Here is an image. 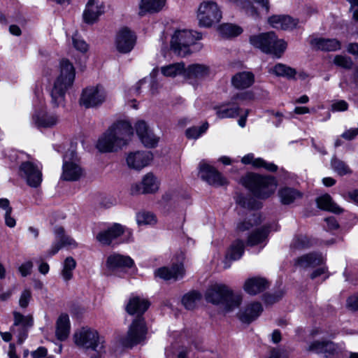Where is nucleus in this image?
<instances>
[{"label":"nucleus","instance_id":"58836bf2","mask_svg":"<svg viewBox=\"0 0 358 358\" xmlns=\"http://www.w3.org/2000/svg\"><path fill=\"white\" fill-rule=\"evenodd\" d=\"M302 193L292 187H284L278 191V196L283 205H289L302 197Z\"/></svg>","mask_w":358,"mask_h":358},{"label":"nucleus","instance_id":"473e14b6","mask_svg":"<svg viewBox=\"0 0 358 358\" xmlns=\"http://www.w3.org/2000/svg\"><path fill=\"white\" fill-rule=\"evenodd\" d=\"M255 82V76L252 72L243 71L232 77L231 83L234 87L243 90L250 87Z\"/></svg>","mask_w":358,"mask_h":358},{"label":"nucleus","instance_id":"5701e85b","mask_svg":"<svg viewBox=\"0 0 358 358\" xmlns=\"http://www.w3.org/2000/svg\"><path fill=\"white\" fill-rule=\"evenodd\" d=\"M269 232L270 227L268 225H264L252 231L248 236L246 241L247 245L251 247L260 245L262 248H264L266 245Z\"/></svg>","mask_w":358,"mask_h":358},{"label":"nucleus","instance_id":"1a4fd4ad","mask_svg":"<svg viewBox=\"0 0 358 358\" xmlns=\"http://www.w3.org/2000/svg\"><path fill=\"white\" fill-rule=\"evenodd\" d=\"M148 328L143 317H136L130 324L127 335L122 338L124 346L133 347L145 339Z\"/></svg>","mask_w":358,"mask_h":358},{"label":"nucleus","instance_id":"c9c22d12","mask_svg":"<svg viewBox=\"0 0 358 358\" xmlns=\"http://www.w3.org/2000/svg\"><path fill=\"white\" fill-rule=\"evenodd\" d=\"M307 350L317 354L322 353L325 356H328L335 352L336 347L331 341H315L309 344Z\"/></svg>","mask_w":358,"mask_h":358},{"label":"nucleus","instance_id":"8fccbe9b","mask_svg":"<svg viewBox=\"0 0 358 358\" xmlns=\"http://www.w3.org/2000/svg\"><path fill=\"white\" fill-rule=\"evenodd\" d=\"M331 169L339 176L350 174V168L342 160L334 157L331 161Z\"/></svg>","mask_w":358,"mask_h":358},{"label":"nucleus","instance_id":"603ef678","mask_svg":"<svg viewBox=\"0 0 358 358\" xmlns=\"http://www.w3.org/2000/svg\"><path fill=\"white\" fill-rule=\"evenodd\" d=\"M136 222L139 226L152 225L156 223L157 220L154 214L150 212H140L136 215Z\"/></svg>","mask_w":358,"mask_h":358},{"label":"nucleus","instance_id":"4c0bfd02","mask_svg":"<svg viewBox=\"0 0 358 358\" xmlns=\"http://www.w3.org/2000/svg\"><path fill=\"white\" fill-rule=\"evenodd\" d=\"M315 241L311 238L304 234L295 236L290 244V250L293 252H301L312 247Z\"/></svg>","mask_w":358,"mask_h":358},{"label":"nucleus","instance_id":"f3484780","mask_svg":"<svg viewBox=\"0 0 358 358\" xmlns=\"http://www.w3.org/2000/svg\"><path fill=\"white\" fill-rule=\"evenodd\" d=\"M105 12L104 3L101 0H89L83 12L84 21L94 24Z\"/></svg>","mask_w":358,"mask_h":358},{"label":"nucleus","instance_id":"9b49d317","mask_svg":"<svg viewBox=\"0 0 358 358\" xmlns=\"http://www.w3.org/2000/svg\"><path fill=\"white\" fill-rule=\"evenodd\" d=\"M106 97V92L103 86H89L83 90L80 104L87 108L96 107L101 105Z\"/></svg>","mask_w":358,"mask_h":358},{"label":"nucleus","instance_id":"864d4df0","mask_svg":"<svg viewBox=\"0 0 358 358\" xmlns=\"http://www.w3.org/2000/svg\"><path fill=\"white\" fill-rule=\"evenodd\" d=\"M139 138L142 143L145 147L148 148L155 147L159 141V138H157L150 130Z\"/></svg>","mask_w":358,"mask_h":358},{"label":"nucleus","instance_id":"c756f323","mask_svg":"<svg viewBox=\"0 0 358 358\" xmlns=\"http://www.w3.org/2000/svg\"><path fill=\"white\" fill-rule=\"evenodd\" d=\"M324 258L320 254L313 252L302 255L296 258L294 265L300 268L315 267L323 263Z\"/></svg>","mask_w":358,"mask_h":358},{"label":"nucleus","instance_id":"a878e982","mask_svg":"<svg viewBox=\"0 0 358 358\" xmlns=\"http://www.w3.org/2000/svg\"><path fill=\"white\" fill-rule=\"evenodd\" d=\"M150 303L148 300L139 296L131 297L126 306V310L129 315H136L137 317H142L148 310Z\"/></svg>","mask_w":358,"mask_h":358},{"label":"nucleus","instance_id":"b1692460","mask_svg":"<svg viewBox=\"0 0 358 358\" xmlns=\"http://www.w3.org/2000/svg\"><path fill=\"white\" fill-rule=\"evenodd\" d=\"M185 269L182 263L173 264L171 268L162 267L155 271V275L162 279L178 280L183 277Z\"/></svg>","mask_w":358,"mask_h":358},{"label":"nucleus","instance_id":"c03bdc74","mask_svg":"<svg viewBox=\"0 0 358 358\" xmlns=\"http://www.w3.org/2000/svg\"><path fill=\"white\" fill-rule=\"evenodd\" d=\"M76 262L73 257H68L65 259L61 272L64 280L69 281L72 278L73 271L76 268Z\"/></svg>","mask_w":358,"mask_h":358},{"label":"nucleus","instance_id":"ddd939ff","mask_svg":"<svg viewBox=\"0 0 358 358\" xmlns=\"http://www.w3.org/2000/svg\"><path fill=\"white\" fill-rule=\"evenodd\" d=\"M14 323L11 328L13 333H17L19 343H22L27 337L28 329L33 325V317L31 315L24 316L19 312H13Z\"/></svg>","mask_w":358,"mask_h":358},{"label":"nucleus","instance_id":"9d476101","mask_svg":"<svg viewBox=\"0 0 358 358\" xmlns=\"http://www.w3.org/2000/svg\"><path fill=\"white\" fill-rule=\"evenodd\" d=\"M75 343L79 346L86 349H92L97 352L103 348V345L99 346V336L98 332L90 327H83L76 331L73 335Z\"/></svg>","mask_w":358,"mask_h":358},{"label":"nucleus","instance_id":"5fc2aeb1","mask_svg":"<svg viewBox=\"0 0 358 358\" xmlns=\"http://www.w3.org/2000/svg\"><path fill=\"white\" fill-rule=\"evenodd\" d=\"M334 62L337 66L348 69H351L353 64L351 58L342 55L336 56Z\"/></svg>","mask_w":358,"mask_h":358},{"label":"nucleus","instance_id":"f257e3e1","mask_svg":"<svg viewBox=\"0 0 358 358\" xmlns=\"http://www.w3.org/2000/svg\"><path fill=\"white\" fill-rule=\"evenodd\" d=\"M132 135L133 128L129 122H117L99 138L96 148L102 152L117 151L128 143Z\"/></svg>","mask_w":358,"mask_h":358},{"label":"nucleus","instance_id":"bf43d9fd","mask_svg":"<svg viewBox=\"0 0 358 358\" xmlns=\"http://www.w3.org/2000/svg\"><path fill=\"white\" fill-rule=\"evenodd\" d=\"M31 298V292L29 289H24L20 297L19 305L21 308H25L28 306Z\"/></svg>","mask_w":358,"mask_h":358},{"label":"nucleus","instance_id":"13d9d810","mask_svg":"<svg viewBox=\"0 0 358 358\" xmlns=\"http://www.w3.org/2000/svg\"><path fill=\"white\" fill-rule=\"evenodd\" d=\"M72 39H73V46L76 50H78L82 52H85L87 50V49H88L87 44L85 43V41L80 38V37L77 34H75L73 36Z\"/></svg>","mask_w":358,"mask_h":358},{"label":"nucleus","instance_id":"f704fd0d","mask_svg":"<svg viewBox=\"0 0 358 358\" xmlns=\"http://www.w3.org/2000/svg\"><path fill=\"white\" fill-rule=\"evenodd\" d=\"M71 324L69 317L67 314H62L56 322L55 334L58 340L65 341L70 333Z\"/></svg>","mask_w":358,"mask_h":358},{"label":"nucleus","instance_id":"393cba45","mask_svg":"<svg viewBox=\"0 0 358 358\" xmlns=\"http://www.w3.org/2000/svg\"><path fill=\"white\" fill-rule=\"evenodd\" d=\"M310 44L312 48L322 51H336L341 48V42L336 38L311 37Z\"/></svg>","mask_w":358,"mask_h":358},{"label":"nucleus","instance_id":"dca6fc26","mask_svg":"<svg viewBox=\"0 0 358 358\" xmlns=\"http://www.w3.org/2000/svg\"><path fill=\"white\" fill-rule=\"evenodd\" d=\"M56 241L52 245L48 254L52 256L57 254L63 247H69L70 248H76L78 246L76 241L71 236L64 234V229L62 227H56L54 229Z\"/></svg>","mask_w":358,"mask_h":358},{"label":"nucleus","instance_id":"412c9836","mask_svg":"<svg viewBox=\"0 0 358 358\" xmlns=\"http://www.w3.org/2000/svg\"><path fill=\"white\" fill-rule=\"evenodd\" d=\"M124 232L125 229L122 225L115 223L108 229L100 231L96 238L102 245H110L113 240L120 236Z\"/></svg>","mask_w":358,"mask_h":358},{"label":"nucleus","instance_id":"49530a36","mask_svg":"<svg viewBox=\"0 0 358 358\" xmlns=\"http://www.w3.org/2000/svg\"><path fill=\"white\" fill-rule=\"evenodd\" d=\"M185 64L183 63H176L162 68V73L165 76L175 77L177 75L183 73L185 76Z\"/></svg>","mask_w":358,"mask_h":358},{"label":"nucleus","instance_id":"f8f14e48","mask_svg":"<svg viewBox=\"0 0 358 358\" xmlns=\"http://www.w3.org/2000/svg\"><path fill=\"white\" fill-rule=\"evenodd\" d=\"M42 168L31 162H22L19 166V175L26 180L31 187H38L43 180Z\"/></svg>","mask_w":358,"mask_h":358},{"label":"nucleus","instance_id":"3c124183","mask_svg":"<svg viewBox=\"0 0 358 358\" xmlns=\"http://www.w3.org/2000/svg\"><path fill=\"white\" fill-rule=\"evenodd\" d=\"M208 129V123L206 122L200 127H192L185 131L187 138L189 139H197L203 135Z\"/></svg>","mask_w":358,"mask_h":358},{"label":"nucleus","instance_id":"774afa93","mask_svg":"<svg viewBox=\"0 0 358 358\" xmlns=\"http://www.w3.org/2000/svg\"><path fill=\"white\" fill-rule=\"evenodd\" d=\"M347 51L355 57H358V43H351L347 47Z\"/></svg>","mask_w":358,"mask_h":358},{"label":"nucleus","instance_id":"a18cd8bd","mask_svg":"<svg viewBox=\"0 0 358 358\" xmlns=\"http://www.w3.org/2000/svg\"><path fill=\"white\" fill-rule=\"evenodd\" d=\"M220 34L224 37H234L241 34L243 31L241 27L232 24H223L218 28Z\"/></svg>","mask_w":358,"mask_h":358},{"label":"nucleus","instance_id":"2eb2a0df","mask_svg":"<svg viewBox=\"0 0 358 358\" xmlns=\"http://www.w3.org/2000/svg\"><path fill=\"white\" fill-rule=\"evenodd\" d=\"M199 169L201 178L208 184L216 187H221L228 184L227 178L220 172L206 163L201 162Z\"/></svg>","mask_w":358,"mask_h":358},{"label":"nucleus","instance_id":"0e129e2a","mask_svg":"<svg viewBox=\"0 0 358 358\" xmlns=\"http://www.w3.org/2000/svg\"><path fill=\"white\" fill-rule=\"evenodd\" d=\"M357 135L358 129H350L343 132L341 136L348 141H351L354 139Z\"/></svg>","mask_w":358,"mask_h":358},{"label":"nucleus","instance_id":"6e6552de","mask_svg":"<svg viewBox=\"0 0 358 358\" xmlns=\"http://www.w3.org/2000/svg\"><path fill=\"white\" fill-rule=\"evenodd\" d=\"M83 175V170L74 150H69L63 156L61 179L66 181H76Z\"/></svg>","mask_w":358,"mask_h":358},{"label":"nucleus","instance_id":"39448f33","mask_svg":"<svg viewBox=\"0 0 358 358\" xmlns=\"http://www.w3.org/2000/svg\"><path fill=\"white\" fill-rule=\"evenodd\" d=\"M250 43L262 52L280 58L287 48V43L278 39L273 31L254 35L250 38Z\"/></svg>","mask_w":358,"mask_h":358},{"label":"nucleus","instance_id":"e2e57ef3","mask_svg":"<svg viewBox=\"0 0 358 358\" xmlns=\"http://www.w3.org/2000/svg\"><path fill=\"white\" fill-rule=\"evenodd\" d=\"M347 306L351 310H358V294L348 299Z\"/></svg>","mask_w":358,"mask_h":358},{"label":"nucleus","instance_id":"c85d7f7f","mask_svg":"<svg viewBox=\"0 0 358 358\" xmlns=\"http://www.w3.org/2000/svg\"><path fill=\"white\" fill-rule=\"evenodd\" d=\"M134 265V260L130 257L120 254H113L110 255L107 259L108 267L113 270L131 268Z\"/></svg>","mask_w":358,"mask_h":358},{"label":"nucleus","instance_id":"423d86ee","mask_svg":"<svg viewBox=\"0 0 358 358\" xmlns=\"http://www.w3.org/2000/svg\"><path fill=\"white\" fill-rule=\"evenodd\" d=\"M201 38V34L191 30H178L172 36L171 48L173 51L180 57L190 54L189 46L196 40Z\"/></svg>","mask_w":358,"mask_h":358},{"label":"nucleus","instance_id":"cd10ccee","mask_svg":"<svg viewBox=\"0 0 358 358\" xmlns=\"http://www.w3.org/2000/svg\"><path fill=\"white\" fill-rule=\"evenodd\" d=\"M166 0H141L138 4V15L156 13L161 11L165 6Z\"/></svg>","mask_w":358,"mask_h":358},{"label":"nucleus","instance_id":"20e7f679","mask_svg":"<svg viewBox=\"0 0 358 358\" xmlns=\"http://www.w3.org/2000/svg\"><path fill=\"white\" fill-rule=\"evenodd\" d=\"M241 183L259 199H266L274 193L277 182L273 177L248 173L241 178Z\"/></svg>","mask_w":358,"mask_h":358},{"label":"nucleus","instance_id":"bb28decb","mask_svg":"<svg viewBox=\"0 0 358 358\" xmlns=\"http://www.w3.org/2000/svg\"><path fill=\"white\" fill-rule=\"evenodd\" d=\"M210 74V67L202 64H191L185 70V76L189 79L203 80L208 78Z\"/></svg>","mask_w":358,"mask_h":358},{"label":"nucleus","instance_id":"aec40b11","mask_svg":"<svg viewBox=\"0 0 358 358\" xmlns=\"http://www.w3.org/2000/svg\"><path fill=\"white\" fill-rule=\"evenodd\" d=\"M262 311L263 308L260 303L252 302L240 310L238 317L243 323L250 324L255 320Z\"/></svg>","mask_w":358,"mask_h":358},{"label":"nucleus","instance_id":"37998d69","mask_svg":"<svg viewBox=\"0 0 358 358\" xmlns=\"http://www.w3.org/2000/svg\"><path fill=\"white\" fill-rule=\"evenodd\" d=\"M244 253V243L240 239L235 241L231 245L226 258L231 260L239 259Z\"/></svg>","mask_w":358,"mask_h":358},{"label":"nucleus","instance_id":"a19ab883","mask_svg":"<svg viewBox=\"0 0 358 358\" xmlns=\"http://www.w3.org/2000/svg\"><path fill=\"white\" fill-rule=\"evenodd\" d=\"M316 201L317 206L321 209L328 210L336 214H340L343 211V210L333 201L331 196L328 194H325L318 197Z\"/></svg>","mask_w":358,"mask_h":358},{"label":"nucleus","instance_id":"338daca9","mask_svg":"<svg viewBox=\"0 0 358 358\" xmlns=\"http://www.w3.org/2000/svg\"><path fill=\"white\" fill-rule=\"evenodd\" d=\"M268 358H287L285 352L282 350L273 349Z\"/></svg>","mask_w":358,"mask_h":358},{"label":"nucleus","instance_id":"680f3d73","mask_svg":"<svg viewBox=\"0 0 358 358\" xmlns=\"http://www.w3.org/2000/svg\"><path fill=\"white\" fill-rule=\"evenodd\" d=\"M135 128L139 138L150 131L147 124L143 120L138 121L136 123Z\"/></svg>","mask_w":358,"mask_h":358},{"label":"nucleus","instance_id":"ea45409f","mask_svg":"<svg viewBox=\"0 0 358 358\" xmlns=\"http://www.w3.org/2000/svg\"><path fill=\"white\" fill-rule=\"evenodd\" d=\"M241 162L244 164H252L253 166L257 168H264L266 170L271 172H275L278 169V166L273 164V163H268L264 161L262 158H257L255 159L254 155L252 153L248 154L245 155L242 159Z\"/></svg>","mask_w":358,"mask_h":358},{"label":"nucleus","instance_id":"72a5a7b5","mask_svg":"<svg viewBox=\"0 0 358 358\" xmlns=\"http://www.w3.org/2000/svg\"><path fill=\"white\" fill-rule=\"evenodd\" d=\"M216 114L220 119L234 118L239 115L240 108L231 99V101L216 106Z\"/></svg>","mask_w":358,"mask_h":358},{"label":"nucleus","instance_id":"4d7b16f0","mask_svg":"<svg viewBox=\"0 0 358 358\" xmlns=\"http://www.w3.org/2000/svg\"><path fill=\"white\" fill-rule=\"evenodd\" d=\"M252 98L253 94L251 92H245L236 94L231 98V100L234 101V103H236L239 106L242 101L245 100H250Z\"/></svg>","mask_w":358,"mask_h":358},{"label":"nucleus","instance_id":"69168bd1","mask_svg":"<svg viewBox=\"0 0 358 358\" xmlns=\"http://www.w3.org/2000/svg\"><path fill=\"white\" fill-rule=\"evenodd\" d=\"M324 220L327 224V229L329 230H334L338 228L339 225L334 217H327Z\"/></svg>","mask_w":358,"mask_h":358},{"label":"nucleus","instance_id":"79ce46f5","mask_svg":"<svg viewBox=\"0 0 358 358\" xmlns=\"http://www.w3.org/2000/svg\"><path fill=\"white\" fill-rule=\"evenodd\" d=\"M269 72L277 76H282L288 79L295 78L296 71L294 69L282 64H278L269 70Z\"/></svg>","mask_w":358,"mask_h":358},{"label":"nucleus","instance_id":"6ab92c4d","mask_svg":"<svg viewBox=\"0 0 358 358\" xmlns=\"http://www.w3.org/2000/svg\"><path fill=\"white\" fill-rule=\"evenodd\" d=\"M152 159V154L150 151H137L131 152L127 157V163L130 168L140 170L148 166Z\"/></svg>","mask_w":358,"mask_h":358},{"label":"nucleus","instance_id":"052dcab7","mask_svg":"<svg viewBox=\"0 0 358 358\" xmlns=\"http://www.w3.org/2000/svg\"><path fill=\"white\" fill-rule=\"evenodd\" d=\"M33 268V263L31 261H27L20 265L18 271L22 277H26L31 274Z\"/></svg>","mask_w":358,"mask_h":358},{"label":"nucleus","instance_id":"7c9ffc66","mask_svg":"<svg viewBox=\"0 0 358 358\" xmlns=\"http://www.w3.org/2000/svg\"><path fill=\"white\" fill-rule=\"evenodd\" d=\"M33 122L38 127H52L56 125L59 121L58 117L53 113L45 111L37 112L33 115Z\"/></svg>","mask_w":358,"mask_h":358},{"label":"nucleus","instance_id":"0eeeda50","mask_svg":"<svg viewBox=\"0 0 358 358\" xmlns=\"http://www.w3.org/2000/svg\"><path fill=\"white\" fill-rule=\"evenodd\" d=\"M222 11L217 3L213 1H203L197 10V19L201 27H210L222 19Z\"/></svg>","mask_w":358,"mask_h":358},{"label":"nucleus","instance_id":"2f4dec72","mask_svg":"<svg viewBox=\"0 0 358 358\" xmlns=\"http://www.w3.org/2000/svg\"><path fill=\"white\" fill-rule=\"evenodd\" d=\"M268 287V282L262 278H252L244 284V290L250 295H255L264 291Z\"/></svg>","mask_w":358,"mask_h":358},{"label":"nucleus","instance_id":"4468645a","mask_svg":"<svg viewBox=\"0 0 358 358\" xmlns=\"http://www.w3.org/2000/svg\"><path fill=\"white\" fill-rule=\"evenodd\" d=\"M136 41V35L127 27L122 28L116 34L115 45L117 50L123 54L130 52Z\"/></svg>","mask_w":358,"mask_h":358},{"label":"nucleus","instance_id":"4be33fe9","mask_svg":"<svg viewBox=\"0 0 358 358\" xmlns=\"http://www.w3.org/2000/svg\"><path fill=\"white\" fill-rule=\"evenodd\" d=\"M268 24L275 29L282 30H291L296 28L299 24V20L289 15H273L268 19Z\"/></svg>","mask_w":358,"mask_h":358},{"label":"nucleus","instance_id":"09e8293b","mask_svg":"<svg viewBox=\"0 0 358 358\" xmlns=\"http://www.w3.org/2000/svg\"><path fill=\"white\" fill-rule=\"evenodd\" d=\"M201 299V295L198 292L193 291L187 293L182 297V303L187 309L192 310L196 307Z\"/></svg>","mask_w":358,"mask_h":358},{"label":"nucleus","instance_id":"7ed1b4c3","mask_svg":"<svg viewBox=\"0 0 358 358\" xmlns=\"http://www.w3.org/2000/svg\"><path fill=\"white\" fill-rule=\"evenodd\" d=\"M206 299L215 305H221L225 312H230L238 308L242 302V296L234 294L226 285L215 284L206 292Z\"/></svg>","mask_w":358,"mask_h":358},{"label":"nucleus","instance_id":"a211bd4d","mask_svg":"<svg viewBox=\"0 0 358 358\" xmlns=\"http://www.w3.org/2000/svg\"><path fill=\"white\" fill-rule=\"evenodd\" d=\"M159 189V181L151 173H147L139 184H136L131 187L132 194H149L154 193Z\"/></svg>","mask_w":358,"mask_h":358},{"label":"nucleus","instance_id":"6e6d98bb","mask_svg":"<svg viewBox=\"0 0 358 358\" xmlns=\"http://www.w3.org/2000/svg\"><path fill=\"white\" fill-rule=\"evenodd\" d=\"M348 103L344 100L332 101L331 104V110L332 112H343L347 110Z\"/></svg>","mask_w":358,"mask_h":358},{"label":"nucleus","instance_id":"f03ea898","mask_svg":"<svg viewBox=\"0 0 358 358\" xmlns=\"http://www.w3.org/2000/svg\"><path fill=\"white\" fill-rule=\"evenodd\" d=\"M76 78V69L68 59H62L57 69V75L50 91L51 103L59 106L64 103L67 90L72 87Z\"/></svg>","mask_w":358,"mask_h":358},{"label":"nucleus","instance_id":"e433bc0d","mask_svg":"<svg viewBox=\"0 0 358 358\" xmlns=\"http://www.w3.org/2000/svg\"><path fill=\"white\" fill-rule=\"evenodd\" d=\"M262 220L259 214L250 213L247 215L245 220L239 221L236 227L237 234H241L245 231H250L254 227L260 224Z\"/></svg>","mask_w":358,"mask_h":358},{"label":"nucleus","instance_id":"de8ad7c7","mask_svg":"<svg viewBox=\"0 0 358 358\" xmlns=\"http://www.w3.org/2000/svg\"><path fill=\"white\" fill-rule=\"evenodd\" d=\"M229 3L237 8L245 10L247 14L256 15L257 10L250 0H227Z\"/></svg>","mask_w":358,"mask_h":358}]
</instances>
